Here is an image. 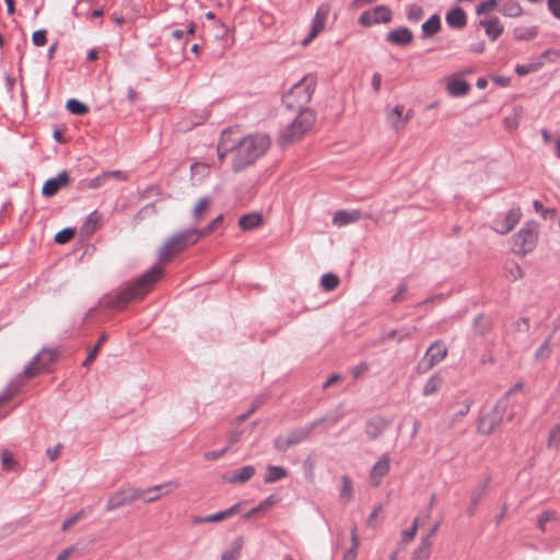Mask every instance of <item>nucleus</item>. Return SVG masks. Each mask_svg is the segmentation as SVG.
<instances>
[{"label":"nucleus","instance_id":"1","mask_svg":"<svg viewBox=\"0 0 560 560\" xmlns=\"http://www.w3.org/2000/svg\"><path fill=\"white\" fill-rule=\"evenodd\" d=\"M269 147L270 139L266 135L256 133L240 139L233 137V131L226 130L218 144V155L222 161L228 153H233L232 168L238 173L265 155Z\"/></svg>","mask_w":560,"mask_h":560},{"label":"nucleus","instance_id":"2","mask_svg":"<svg viewBox=\"0 0 560 560\" xmlns=\"http://www.w3.org/2000/svg\"><path fill=\"white\" fill-rule=\"evenodd\" d=\"M162 276L163 269L161 267H153L137 281L128 283L118 292L108 295L104 304L109 308L121 310L131 301L142 299L152 290Z\"/></svg>","mask_w":560,"mask_h":560},{"label":"nucleus","instance_id":"3","mask_svg":"<svg viewBox=\"0 0 560 560\" xmlns=\"http://www.w3.org/2000/svg\"><path fill=\"white\" fill-rule=\"evenodd\" d=\"M316 115L311 109H302L296 117L282 128L278 142L282 148L301 140L313 127Z\"/></svg>","mask_w":560,"mask_h":560},{"label":"nucleus","instance_id":"4","mask_svg":"<svg viewBox=\"0 0 560 560\" xmlns=\"http://www.w3.org/2000/svg\"><path fill=\"white\" fill-rule=\"evenodd\" d=\"M200 240L198 229H188L172 235L159 249V260L168 262L185 248L196 244Z\"/></svg>","mask_w":560,"mask_h":560},{"label":"nucleus","instance_id":"5","mask_svg":"<svg viewBox=\"0 0 560 560\" xmlns=\"http://www.w3.org/2000/svg\"><path fill=\"white\" fill-rule=\"evenodd\" d=\"M538 240V225L530 221L513 236L512 249L515 254L525 256L533 252Z\"/></svg>","mask_w":560,"mask_h":560},{"label":"nucleus","instance_id":"6","mask_svg":"<svg viewBox=\"0 0 560 560\" xmlns=\"http://www.w3.org/2000/svg\"><path fill=\"white\" fill-rule=\"evenodd\" d=\"M508 408V397H501L492 410L479 419L477 431L483 435L491 434L501 424Z\"/></svg>","mask_w":560,"mask_h":560},{"label":"nucleus","instance_id":"7","mask_svg":"<svg viewBox=\"0 0 560 560\" xmlns=\"http://www.w3.org/2000/svg\"><path fill=\"white\" fill-rule=\"evenodd\" d=\"M474 399L466 397L464 399H455L452 401L445 411L444 422L448 429L459 424L464 418L469 413Z\"/></svg>","mask_w":560,"mask_h":560},{"label":"nucleus","instance_id":"8","mask_svg":"<svg viewBox=\"0 0 560 560\" xmlns=\"http://www.w3.org/2000/svg\"><path fill=\"white\" fill-rule=\"evenodd\" d=\"M322 420L312 422L303 428L294 429L287 434L280 435L275 441L279 451H287L290 446L305 441Z\"/></svg>","mask_w":560,"mask_h":560},{"label":"nucleus","instance_id":"9","mask_svg":"<svg viewBox=\"0 0 560 560\" xmlns=\"http://www.w3.org/2000/svg\"><path fill=\"white\" fill-rule=\"evenodd\" d=\"M144 495V491L137 488L120 489L110 494L108 498L106 510L115 511L125 505H128Z\"/></svg>","mask_w":560,"mask_h":560},{"label":"nucleus","instance_id":"10","mask_svg":"<svg viewBox=\"0 0 560 560\" xmlns=\"http://www.w3.org/2000/svg\"><path fill=\"white\" fill-rule=\"evenodd\" d=\"M447 354V349L443 343H433L425 352L424 358L418 365L421 372H427L442 362Z\"/></svg>","mask_w":560,"mask_h":560},{"label":"nucleus","instance_id":"11","mask_svg":"<svg viewBox=\"0 0 560 560\" xmlns=\"http://www.w3.org/2000/svg\"><path fill=\"white\" fill-rule=\"evenodd\" d=\"M404 105H397L387 109L386 121L396 132L402 130L408 121L413 117L412 109H408L406 114H404Z\"/></svg>","mask_w":560,"mask_h":560},{"label":"nucleus","instance_id":"12","mask_svg":"<svg viewBox=\"0 0 560 560\" xmlns=\"http://www.w3.org/2000/svg\"><path fill=\"white\" fill-rule=\"evenodd\" d=\"M392 20V12L385 5H377L372 10L364 11L359 22L363 26H372L377 23H388Z\"/></svg>","mask_w":560,"mask_h":560},{"label":"nucleus","instance_id":"13","mask_svg":"<svg viewBox=\"0 0 560 560\" xmlns=\"http://www.w3.org/2000/svg\"><path fill=\"white\" fill-rule=\"evenodd\" d=\"M521 217V209L518 207L512 208L504 213L502 219L493 221L492 229L499 234H506L518 223Z\"/></svg>","mask_w":560,"mask_h":560},{"label":"nucleus","instance_id":"14","mask_svg":"<svg viewBox=\"0 0 560 560\" xmlns=\"http://www.w3.org/2000/svg\"><path fill=\"white\" fill-rule=\"evenodd\" d=\"M390 457L387 454H383L378 460L372 466L369 475L371 486L378 487L385 476L390 469Z\"/></svg>","mask_w":560,"mask_h":560},{"label":"nucleus","instance_id":"15","mask_svg":"<svg viewBox=\"0 0 560 560\" xmlns=\"http://www.w3.org/2000/svg\"><path fill=\"white\" fill-rule=\"evenodd\" d=\"M69 174L66 171H62L56 177L49 178L44 183L42 192L45 197H52L62 187H66L69 184Z\"/></svg>","mask_w":560,"mask_h":560},{"label":"nucleus","instance_id":"16","mask_svg":"<svg viewBox=\"0 0 560 560\" xmlns=\"http://www.w3.org/2000/svg\"><path fill=\"white\" fill-rule=\"evenodd\" d=\"M326 12L318 10L312 21L310 34L303 39L302 45L307 46L325 27Z\"/></svg>","mask_w":560,"mask_h":560},{"label":"nucleus","instance_id":"17","mask_svg":"<svg viewBox=\"0 0 560 560\" xmlns=\"http://www.w3.org/2000/svg\"><path fill=\"white\" fill-rule=\"evenodd\" d=\"M112 178L117 180H127V175L121 171L104 172L103 174L92 178L89 182L88 187L92 189L98 188Z\"/></svg>","mask_w":560,"mask_h":560},{"label":"nucleus","instance_id":"18","mask_svg":"<svg viewBox=\"0 0 560 560\" xmlns=\"http://www.w3.org/2000/svg\"><path fill=\"white\" fill-rule=\"evenodd\" d=\"M361 219V212L359 210H339L335 213L332 223L338 226H345L350 223H354Z\"/></svg>","mask_w":560,"mask_h":560},{"label":"nucleus","instance_id":"19","mask_svg":"<svg viewBox=\"0 0 560 560\" xmlns=\"http://www.w3.org/2000/svg\"><path fill=\"white\" fill-rule=\"evenodd\" d=\"M479 25L485 28L487 36L491 40L498 39L502 35L503 30H504L502 23L500 22V20L498 18L490 19V20H482L479 22Z\"/></svg>","mask_w":560,"mask_h":560},{"label":"nucleus","instance_id":"20","mask_svg":"<svg viewBox=\"0 0 560 560\" xmlns=\"http://www.w3.org/2000/svg\"><path fill=\"white\" fill-rule=\"evenodd\" d=\"M256 469L254 466H244L240 470L229 476H223V479L230 483H244L253 478Z\"/></svg>","mask_w":560,"mask_h":560},{"label":"nucleus","instance_id":"21","mask_svg":"<svg viewBox=\"0 0 560 560\" xmlns=\"http://www.w3.org/2000/svg\"><path fill=\"white\" fill-rule=\"evenodd\" d=\"M412 38V32L407 27H398L387 34V40L396 45H407Z\"/></svg>","mask_w":560,"mask_h":560},{"label":"nucleus","instance_id":"22","mask_svg":"<svg viewBox=\"0 0 560 560\" xmlns=\"http://www.w3.org/2000/svg\"><path fill=\"white\" fill-rule=\"evenodd\" d=\"M387 427L383 418L370 419L365 424V433L371 440L380 438Z\"/></svg>","mask_w":560,"mask_h":560},{"label":"nucleus","instance_id":"23","mask_svg":"<svg viewBox=\"0 0 560 560\" xmlns=\"http://www.w3.org/2000/svg\"><path fill=\"white\" fill-rule=\"evenodd\" d=\"M262 224V217L260 213L252 212L240 218L238 225L242 230L248 231L256 229Z\"/></svg>","mask_w":560,"mask_h":560},{"label":"nucleus","instance_id":"24","mask_svg":"<svg viewBox=\"0 0 560 560\" xmlns=\"http://www.w3.org/2000/svg\"><path fill=\"white\" fill-rule=\"evenodd\" d=\"M469 90L470 85L464 80L453 79L447 84V92L452 96H464Z\"/></svg>","mask_w":560,"mask_h":560},{"label":"nucleus","instance_id":"25","mask_svg":"<svg viewBox=\"0 0 560 560\" xmlns=\"http://www.w3.org/2000/svg\"><path fill=\"white\" fill-rule=\"evenodd\" d=\"M444 383V380L440 373L433 374L424 384L422 393L424 396H432L435 393H438L442 385Z\"/></svg>","mask_w":560,"mask_h":560},{"label":"nucleus","instance_id":"26","mask_svg":"<svg viewBox=\"0 0 560 560\" xmlns=\"http://www.w3.org/2000/svg\"><path fill=\"white\" fill-rule=\"evenodd\" d=\"M446 22L448 25L462 28L466 25V14L463 9L455 8L451 10L446 15Z\"/></svg>","mask_w":560,"mask_h":560},{"label":"nucleus","instance_id":"27","mask_svg":"<svg viewBox=\"0 0 560 560\" xmlns=\"http://www.w3.org/2000/svg\"><path fill=\"white\" fill-rule=\"evenodd\" d=\"M241 511V503H236L234 505H232L230 509L228 510H224V511H220L218 513H214V514H210L208 516H206V521L208 523H217V522H221L223 520H226V518H230L232 517L233 515H235L236 513H238Z\"/></svg>","mask_w":560,"mask_h":560},{"label":"nucleus","instance_id":"28","mask_svg":"<svg viewBox=\"0 0 560 560\" xmlns=\"http://www.w3.org/2000/svg\"><path fill=\"white\" fill-rule=\"evenodd\" d=\"M432 542L429 538H421L419 546L412 553V560H429Z\"/></svg>","mask_w":560,"mask_h":560},{"label":"nucleus","instance_id":"29","mask_svg":"<svg viewBox=\"0 0 560 560\" xmlns=\"http://www.w3.org/2000/svg\"><path fill=\"white\" fill-rule=\"evenodd\" d=\"M288 471L280 466L269 465L266 469L265 482L272 483L285 478Z\"/></svg>","mask_w":560,"mask_h":560},{"label":"nucleus","instance_id":"30","mask_svg":"<svg viewBox=\"0 0 560 560\" xmlns=\"http://www.w3.org/2000/svg\"><path fill=\"white\" fill-rule=\"evenodd\" d=\"M20 392V385L15 382H12L8 385V387L0 393V408L7 404H9ZM5 415H0V419Z\"/></svg>","mask_w":560,"mask_h":560},{"label":"nucleus","instance_id":"31","mask_svg":"<svg viewBox=\"0 0 560 560\" xmlns=\"http://www.w3.org/2000/svg\"><path fill=\"white\" fill-rule=\"evenodd\" d=\"M500 11L503 15L509 16V18H517V16L522 15V13H523V9H522L521 4L514 0L505 1L502 4Z\"/></svg>","mask_w":560,"mask_h":560},{"label":"nucleus","instance_id":"32","mask_svg":"<svg viewBox=\"0 0 560 560\" xmlns=\"http://www.w3.org/2000/svg\"><path fill=\"white\" fill-rule=\"evenodd\" d=\"M441 27V20L439 15L434 14L422 24V32L424 36H432L439 32Z\"/></svg>","mask_w":560,"mask_h":560},{"label":"nucleus","instance_id":"33","mask_svg":"<svg viewBox=\"0 0 560 560\" xmlns=\"http://www.w3.org/2000/svg\"><path fill=\"white\" fill-rule=\"evenodd\" d=\"M178 487H179V483L177 481H168V482H165V483H162V485L153 486V487L148 488L147 490H143V491H144V494L145 493H152V492H159L163 497V495L170 494L171 492H173Z\"/></svg>","mask_w":560,"mask_h":560},{"label":"nucleus","instance_id":"34","mask_svg":"<svg viewBox=\"0 0 560 560\" xmlns=\"http://www.w3.org/2000/svg\"><path fill=\"white\" fill-rule=\"evenodd\" d=\"M242 547L243 540L241 538L235 539L232 547L222 553L221 560H237L241 556Z\"/></svg>","mask_w":560,"mask_h":560},{"label":"nucleus","instance_id":"35","mask_svg":"<svg viewBox=\"0 0 560 560\" xmlns=\"http://www.w3.org/2000/svg\"><path fill=\"white\" fill-rule=\"evenodd\" d=\"M505 276L509 280L516 281L524 277V270L518 264L510 261L505 265Z\"/></svg>","mask_w":560,"mask_h":560},{"label":"nucleus","instance_id":"36","mask_svg":"<svg viewBox=\"0 0 560 560\" xmlns=\"http://www.w3.org/2000/svg\"><path fill=\"white\" fill-rule=\"evenodd\" d=\"M210 202H211V200L209 197H202L195 205V207L192 209V215H194V220L197 223L203 218V213L210 206Z\"/></svg>","mask_w":560,"mask_h":560},{"label":"nucleus","instance_id":"37","mask_svg":"<svg viewBox=\"0 0 560 560\" xmlns=\"http://www.w3.org/2000/svg\"><path fill=\"white\" fill-rule=\"evenodd\" d=\"M66 108L71 114L80 115V116L85 115L89 112V107L84 103H82L75 98L68 100L67 104H66Z\"/></svg>","mask_w":560,"mask_h":560},{"label":"nucleus","instance_id":"38","mask_svg":"<svg viewBox=\"0 0 560 560\" xmlns=\"http://www.w3.org/2000/svg\"><path fill=\"white\" fill-rule=\"evenodd\" d=\"M56 358V352L50 349H43L36 357L35 361H38L43 365V369L46 370L49 364L54 362Z\"/></svg>","mask_w":560,"mask_h":560},{"label":"nucleus","instance_id":"39","mask_svg":"<svg viewBox=\"0 0 560 560\" xmlns=\"http://www.w3.org/2000/svg\"><path fill=\"white\" fill-rule=\"evenodd\" d=\"M277 502L276 498L273 495L268 497L266 500H264L260 504H258L256 508L248 511L246 514H244V518L248 520L253 517L255 514L262 512L267 510L268 508L272 506Z\"/></svg>","mask_w":560,"mask_h":560},{"label":"nucleus","instance_id":"40","mask_svg":"<svg viewBox=\"0 0 560 560\" xmlns=\"http://www.w3.org/2000/svg\"><path fill=\"white\" fill-rule=\"evenodd\" d=\"M339 278L335 273H325L320 278V284L326 291H332L339 285Z\"/></svg>","mask_w":560,"mask_h":560},{"label":"nucleus","instance_id":"41","mask_svg":"<svg viewBox=\"0 0 560 560\" xmlns=\"http://www.w3.org/2000/svg\"><path fill=\"white\" fill-rule=\"evenodd\" d=\"M537 35V27H518L514 30V36L520 40H530Z\"/></svg>","mask_w":560,"mask_h":560},{"label":"nucleus","instance_id":"42","mask_svg":"<svg viewBox=\"0 0 560 560\" xmlns=\"http://www.w3.org/2000/svg\"><path fill=\"white\" fill-rule=\"evenodd\" d=\"M342 487L340 490V497L347 502L353 497L352 481L349 476L345 475L341 477Z\"/></svg>","mask_w":560,"mask_h":560},{"label":"nucleus","instance_id":"43","mask_svg":"<svg viewBox=\"0 0 560 560\" xmlns=\"http://www.w3.org/2000/svg\"><path fill=\"white\" fill-rule=\"evenodd\" d=\"M98 221L100 214L96 211L92 212L84 222L82 231L85 234H92L96 230Z\"/></svg>","mask_w":560,"mask_h":560},{"label":"nucleus","instance_id":"44","mask_svg":"<svg viewBox=\"0 0 560 560\" xmlns=\"http://www.w3.org/2000/svg\"><path fill=\"white\" fill-rule=\"evenodd\" d=\"M43 371H45L43 369V365L38 363V361H35L34 358L33 361L22 372V376L32 378L42 373Z\"/></svg>","mask_w":560,"mask_h":560},{"label":"nucleus","instance_id":"45","mask_svg":"<svg viewBox=\"0 0 560 560\" xmlns=\"http://www.w3.org/2000/svg\"><path fill=\"white\" fill-rule=\"evenodd\" d=\"M107 340V335L106 334H102L97 343L95 345V347L93 349H91V351L89 352L86 359L84 360L83 362V366H89L93 361L94 359L96 358L98 351H100V348L101 346Z\"/></svg>","mask_w":560,"mask_h":560},{"label":"nucleus","instance_id":"46","mask_svg":"<svg viewBox=\"0 0 560 560\" xmlns=\"http://www.w3.org/2000/svg\"><path fill=\"white\" fill-rule=\"evenodd\" d=\"M551 354V345H550V338H547L542 345L538 348V350L535 353V359L537 361H544L547 360Z\"/></svg>","mask_w":560,"mask_h":560},{"label":"nucleus","instance_id":"47","mask_svg":"<svg viewBox=\"0 0 560 560\" xmlns=\"http://www.w3.org/2000/svg\"><path fill=\"white\" fill-rule=\"evenodd\" d=\"M292 93L295 95L303 94L302 97L304 98V101L308 102L312 97L313 90L311 89L310 85L300 82L293 86Z\"/></svg>","mask_w":560,"mask_h":560},{"label":"nucleus","instance_id":"48","mask_svg":"<svg viewBox=\"0 0 560 560\" xmlns=\"http://www.w3.org/2000/svg\"><path fill=\"white\" fill-rule=\"evenodd\" d=\"M497 5H498V0L481 1L476 8V13L478 15L489 13V12L493 11L497 8Z\"/></svg>","mask_w":560,"mask_h":560},{"label":"nucleus","instance_id":"49","mask_svg":"<svg viewBox=\"0 0 560 560\" xmlns=\"http://www.w3.org/2000/svg\"><path fill=\"white\" fill-rule=\"evenodd\" d=\"M419 518H415L410 528L406 529L401 534V541L409 544L416 536L418 529Z\"/></svg>","mask_w":560,"mask_h":560},{"label":"nucleus","instance_id":"50","mask_svg":"<svg viewBox=\"0 0 560 560\" xmlns=\"http://www.w3.org/2000/svg\"><path fill=\"white\" fill-rule=\"evenodd\" d=\"M423 15V10L418 4H410L407 9V18L411 22H418Z\"/></svg>","mask_w":560,"mask_h":560},{"label":"nucleus","instance_id":"51","mask_svg":"<svg viewBox=\"0 0 560 560\" xmlns=\"http://www.w3.org/2000/svg\"><path fill=\"white\" fill-rule=\"evenodd\" d=\"M73 235H74L73 229H70V228L63 229L55 235V242L58 244H66L73 237Z\"/></svg>","mask_w":560,"mask_h":560},{"label":"nucleus","instance_id":"52","mask_svg":"<svg viewBox=\"0 0 560 560\" xmlns=\"http://www.w3.org/2000/svg\"><path fill=\"white\" fill-rule=\"evenodd\" d=\"M223 217L218 215L214 220H212L205 229L199 230L200 238L203 236H207L211 234L215 229L219 226V224L222 222Z\"/></svg>","mask_w":560,"mask_h":560},{"label":"nucleus","instance_id":"53","mask_svg":"<svg viewBox=\"0 0 560 560\" xmlns=\"http://www.w3.org/2000/svg\"><path fill=\"white\" fill-rule=\"evenodd\" d=\"M83 515H84V512H83V510H81L78 513H75L73 516L67 518L61 525V530H63V532L68 530L70 527L75 525L83 517Z\"/></svg>","mask_w":560,"mask_h":560},{"label":"nucleus","instance_id":"54","mask_svg":"<svg viewBox=\"0 0 560 560\" xmlns=\"http://www.w3.org/2000/svg\"><path fill=\"white\" fill-rule=\"evenodd\" d=\"M2 466L5 470H11L15 466V460L9 451H3L1 455Z\"/></svg>","mask_w":560,"mask_h":560},{"label":"nucleus","instance_id":"55","mask_svg":"<svg viewBox=\"0 0 560 560\" xmlns=\"http://www.w3.org/2000/svg\"><path fill=\"white\" fill-rule=\"evenodd\" d=\"M32 40L35 46H44L47 42L46 37V31L45 30H38L33 33Z\"/></svg>","mask_w":560,"mask_h":560},{"label":"nucleus","instance_id":"56","mask_svg":"<svg viewBox=\"0 0 560 560\" xmlns=\"http://www.w3.org/2000/svg\"><path fill=\"white\" fill-rule=\"evenodd\" d=\"M229 451V446L226 447H223L219 451H210V452H207L205 453L203 457L206 460H215L222 456H224Z\"/></svg>","mask_w":560,"mask_h":560},{"label":"nucleus","instance_id":"57","mask_svg":"<svg viewBox=\"0 0 560 560\" xmlns=\"http://www.w3.org/2000/svg\"><path fill=\"white\" fill-rule=\"evenodd\" d=\"M548 10L558 20H560V0H548Z\"/></svg>","mask_w":560,"mask_h":560},{"label":"nucleus","instance_id":"58","mask_svg":"<svg viewBox=\"0 0 560 560\" xmlns=\"http://www.w3.org/2000/svg\"><path fill=\"white\" fill-rule=\"evenodd\" d=\"M555 517V513L550 511L544 512L538 518V527L544 532L545 525Z\"/></svg>","mask_w":560,"mask_h":560},{"label":"nucleus","instance_id":"59","mask_svg":"<svg viewBox=\"0 0 560 560\" xmlns=\"http://www.w3.org/2000/svg\"><path fill=\"white\" fill-rule=\"evenodd\" d=\"M60 452H61V445H60V444H58V445H56V446H54V447L48 448V450L46 451V454H47V456L49 457V459H50L51 462H54V460H56V459L59 457Z\"/></svg>","mask_w":560,"mask_h":560},{"label":"nucleus","instance_id":"60","mask_svg":"<svg viewBox=\"0 0 560 560\" xmlns=\"http://www.w3.org/2000/svg\"><path fill=\"white\" fill-rule=\"evenodd\" d=\"M77 551L75 546L68 547L63 549L56 558V560H67Z\"/></svg>","mask_w":560,"mask_h":560},{"label":"nucleus","instance_id":"61","mask_svg":"<svg viewBox=\"0 0 560 560\" xmlns=\"http://www.w3.org/2000/svg\"><path fill=\"white\" fill-rule=\"evenodd\" d=\"M190 168L192 174H207L209 171L208 165L203 163H194Z\"/></svg>","mask_w":560,"mask_h":560},{"label":"nucleus","instance_id":"62","mask_svg":"<svg viewBox=\"0 0 560 560\" xmlns=\"http://www.w3.org/2000/svg\"><path fill=\"white\" fill-rule=\"evenodd\" d=\"M523 382H517L511 389H509L502 397H508V404L510 402V397L517 393L523 390Z\"/></svg>","mask_w":560,"mask_h":560},{"label":"nucleus","instance_id":"63","mask_svg":"<svg viewBox=\"0 0 560 560\" xmlns=\"http://www.w3.org/2000/svg\"><path fill=\"white\" fill-rule=\"evenodd\" d=\"M381 83H382L381 74L380 73H374L373 77H372L371 84H372V86H373L375 92L380 91Z\"/></svg>","mask_w":560,"mask_h":560},{"label":"nucleus","instance_id":"64","mask_svg":"<svg viewBox=\"0 0 560 560\" xmlns=\"http://www.w3.org/2000/svg\"><path fill=\"white\" fill-rule=\"evenodd\" d=\"M161 497H162L161 493L152 492V495H151V493H145L141 499H143V501L147 503H151V502L158 501Z\"/></svg>","mask_w":560,"mask_h":560}]
</instances>
